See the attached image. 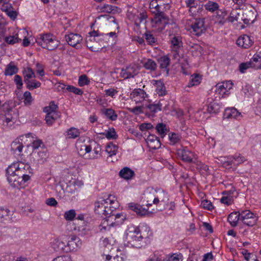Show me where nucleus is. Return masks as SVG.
I'll return each instance as SVG.
<instances>
[{
	"instance_id": "f257e3e1",
	"label": "nucleus",
	"mask_w": 261,
	"mask_h": 261,
	"mask_svg": "<svg viewBox=\"0 0 261 261\" xmlns=\"http://www.w3.org/2000/svg\"><path fill=\"white\" fill-rule=\"evenodd\" d=\"M32 174V169L30 165L22 162L13 163L6 169L7 180L10 186L15 188L25 187Z\"/></svg>"
},
{
	"instance_id": "f03ea898",
	"label": "nucleus",
	"mask_w": 261,
	"mask_h": 261,
	"mask_svg": "<svg viewBox=\"0 0 261 261\" xmlns=\"http://www.w3.org/2000/svg\"><path fill=\"white\" fill-rule=\"evenodd\" d=\"M36 41L42 47L49 50L55 49L58 46V41L55 36L50 33L40 34Z\"/></svg>"
},
{
	"instance_id": "7ed1b4c3",
	"label": "nucleus",
	"mask_w": 261,
	"mask_h": 261,
	"mask_svg": "<svg viewBox=\"0 0 261 261\" xmlns=\"http://www.w3.org/2000/svg\"><path fill=\"white\" fill-rule=\"evenodd\" d=\"M191 29L192 30L193 34L197 36H200L205 33L207 30V26L205 24L204 17H194L190 20Z\"/></svg>"
},
{
	"instance_id": "20e7f679",
	"label": "nucleus",
	"mask_w": 261,
	"mask_h": 261,
	"mask_svg": "<svg viewBox=\"0 0 261 261\" xmlns=\"http://www.w3.org/2000/svg\"><path fill=\"white\" fill-rule=\"evenodd\" d=\"M240 218L243 223L249 227L256 225L258 217L249 210H240Z\"/></svg>"
},
{
	"instance_id": "39448f33",
	"label": "nucleus",
	"mask_w": 261,
	"mask_h": 261,
	"mask_svg": "<svg viewBox=\"0 0 261 261\" xmlns=\"http://www.w3.org/2000/svg\"><path fill=\"white\" fill-rule=\"evenodd\" d=\"M159 15L154 16L153 20L155 23L158 25V29L163 30L168 24L174 25L176 27V23L172 19H170L164 12H160Z\"/></svg>"
},
{
	"instance_id": "423d86ee",
	"label": "nucleus",
	"mask_w": 261,
	"mask_h": 261,
	"mask_svg": "<svg viewBox=\"0 0 261 261\" xmlns=\"http://www.w3.org/2000/svg\"><path fill=\"white\" fill-rule=\"evenodd\" d=\"M176 151L177 155L180 157L182 161L188 163H195L196 159H193V153L187 149L186 147L178 149Z\"/></svg>"
},
{
	"instance_id": "0eeeda50",
	"label": "nucleus",
	"mask_w": 261,
	"mask_h": 261,
	"mask_svg": "<svg viewBox=\"0 0 261 261\" xmlns=\"http://www.w3.org/2000/svg\"><path fill=\"white\" fill-rule=\"evenodd\" d=\"M138 73L139 70L137 67L135 65H130L127 66L125 69H122L120 74L121 77L127 79L135 77Z\"/></svg>"
},
{
	"instance_id": "6e6552de",
	"label": "nucleus",
	"mask_w": 261,
	"mask_h": 261,
	"mask_svg": "<svg viewBox=\"0 0 261 261\" xmlns=\"http://www.w3.org/2000/svg\"><path fill=\"white\" fill-rule=\"evenodd\" d=\"M67 240L66 252L73 251L82 244L80 238L75 235L69 236L67 238Z\"/></svg>"
},
{
	"instance_id": "1a4fd4ad",
	"label": "nucleus",
	"mask_w": 261,
	"mask_h": 261,
	"mask_svg": "<svg viewBox=\"0 0 261 261\" xmlns=\"http://www.w3.org/2000/svg\"><path fill=\"white\" fill-rule=\"evenodd\" d=\"M128 207L129 210L135 212L138 216L143 217L149 214L148 208L143 207L138 203L130 202L128 204Z\"/></svg>"
},
{
	"instance_id": "9d476101",
	"label": "nucleus",
	"mask_w": 261,
	"mask_h": 261,
	"mask_svg": "<svg viewBox=\"0 0 261 261\" xmlns=\"http://www.w3.org/2000/svg\"><path fill=\"white\" fill-rule=\"evenodd\" d=\"M68 36V39H66V42L68 44L71 46L77 49L81 47V45L80 41L82 40L81 36L77 34L70 33Z\"/></svg>"
},
{
	"instance_id": "9b49d317",
	"label": "nucleus",
	"mask_w": 261,
	"mask_h": 261,
	"mask_svg": "<svg viewBox=\"0 0 261 261\" xmlns=\"http://www.w3.org/2000/svg\"><path fill=\"white\" fill-rule=\"evenodd\" d=\"M233 84L229 82H223L219 83L216 85V92H218L220 95H222V97H224L227 95L228 90H230L232 88Z\"/></svg>"
},
{
	"instance_id": "f8f14e48",
	"label": "nucleus",
	"mask_w": 261,
	"mask_h": 261,
	"mask_svg": "<svg viewBox=\"0 0 261 261\" xmlns=\"http://www.w3.org/2000/svg\"><path fill=\"white\" fill-rule=\"evenodd\" d=\"M253 43V40L247 35L240 36L237 40V44L244 48H248Z\"/></svg>"
},
{
	"instance_id": "ddd939ff",
	"label": "nucleus",
	"mask_w": 261,
	"mask_h": 261,
	"mask_svg": "<svg viewBox=\"0 0 261 261\" xmlns=\"http://www.w3.org/2000/svg\"><path fill=\"white\" fill-rule=\"evenodd\" d=\"M109 198H100L94 203V212L96 214L102 216L106 205H108Z\"/></svg>"
},
{
	"instance_id": "4468645a",
	"label": "nucleus",
	"mask_w": 261,
	"mask_h": 261,
	"mask_svg": "<svg viewBox=\"0 0 261 261\" xmlns=\"http://www.w3.org/2000/svg\"><path fill=\"white\" fill-rule=\"evenodd\" d=\"M160 68L166 72V75L168 76L169 73L168 66L170 63V59L168 56H163L158 59Z\"/></svg>"
},
{
	"instance_id": "2eb2a0df",
	"label": "nucleus",
	"mask_w": 261,
	"mask_h": 261,
	"mask_svg": "<svg viewBox=\"0 0 261 261\" xmlns=\"http://www.w3.org/2000/svg\"><path fill=\"white\" fill-rule=\"evenodd\" d=\"M241 117V113L234 107L227 108L225 109L223 114V117L227 119L234 118L239 119L240 117Z\"/></svg>"
},
{
	"instance_id": "dca6fc26",
	"label": "nucleus",
	"mask_w": 261,
	"mask_h": 261,
	"mask_svg": "<svg viewBox=\"0 0 261 261\" xmlns=\"http://www.w3.org/2000/svg\"><path fill=\"white\" fill-rule=\"evenodd\" d=\"M126 219V215L123 213L114 214L112 217H110L111 225H119L122 224Z\"/></svg>"
},
{
	"instance_id": "f3484780",
	"label": "nucleus",
	"mask_w": 261,
	"mask_h": 261,
	"mask_svg": "<svg viewBox=\"0 0 261 261\" xmlns=\"http://www.w3.org/2000/svg\"><path fill=\"white\" fill-rule=\"evenodd\" d=\"M188 11L190 15L194 18L200 17V15H202V13L204 12V10L203 9V5L199 3L189 8Z\"/></svg>"
},
{
	"instance_id": "a211bd4d",
	"label": "nucleus",
	"mask_w": 261,
	"mask_h": 261,
	"mask_svg": "<svg viewBox=\"0 0 261 261\" xmlns=\"http://www.w3.org/2000/svg\"><path fill=\"white\" fill-rule=\"evenodd\" d=\"M147 143L148 147L152 149H159L161 145L159 138L153 135H150L148 136Z\"/></svg>"
},
{
	"instance_id": "6ab92c4d",
	"label": "nucleus",
	"mask_w": 261,
	"mask_h": 261,
	"mask_svg": "<svg viewBox=\"0 0 261 261\" xmlns=\"http://www.w3.org/2000/svg\"><path fill=\"white\" fill-rule=\"evenodd\" d=\"M25 137L26 138H31L30 142L32 143V147L34 149H38L41 146L42 144V142L41 140L37 139L35 135L32 133H28L23 135H21L19 137L20 140H22V138Z\"/></svg>"
},
{
	"instance_id": "aec40b11",
	"label": "nucleus",
	"mask_w": 261,
	"mask_h": 261,
	"mask_svg": "<svg viewBox=\"0 0 261 261\" xmlns=\"http://www.w3.org/2000/svg\"><path fill=\"white\" fill-rule=\"evenodd\" d=\"M24 145L19 141V139H15L11 144V151L17 155H21Z\"/></svg>"
},
{
	"instance_id": "412c9836",
	"label": "nucleus",
	"mask_w": 261,
	"mask_h": 261,
	"mask_svg": "<svg viewBox=\"0 0 261 261\" xmlns=\"http://www.w3.org/2000/svg\"><path fill=\"white\" fill-rule=\"evenodd\" d=\"M101 113L106 118L111 121H115L118 118V115L115 111L112 108H103L101 110Z\"/></svg>"
},
{
	"instance_id": "4be33fe9",
	"label": "nucleus",
	"mask_w": 261,
	"mask_h": 261,
	"mask_svg": "<svg viewBox=\"0 0 261 261\" xmlns=\"http://www.w3.org/2000/svg\"><path fill=\"white\" fill-rule=\"evenodd\" d=\"M135 175L134 171L127 167L123 168L119 172V176L126 180L132 179Z\"/></svg>"
},
{
	"instance_id": "5701e85b",
	"label": "nucleus",
	"mask_w": 261,
	"mask_h": 261,
	"mask_svg": "<svg viewBox=\"0 0 261 261\" xmlns=\"http://www.w3.org/2000/svg\"><path fill=\"white\" fill-rule=\"evenodd\" d=\"M240 211L237 212H233L230 213L228 217L227 220L230 225L235 227L237 225L238 222L239 220L241 221L240 218Z\"/></svg>"
},
{
	"instance_id": "b1692460",
	"label": "nucleus",
	"mask_w": 261,
	"mask_h": 261,
	"mask_svg": "<svg viewBox=\"0 0 261 261\" xmlns=\"http://www.w3.org/2000/svg\"><path fill=\"white\" fill-rule=\"evenodd\" d=\"M250 62L251 63L252 68L258 69L261 68V52L257 53L254 55Z\"/></svg>"
},
{
	"instance_id": "393cba45",
	"label": "nucleus",
	"mask_w": 261,
	"mask_h": 261,
	"mask_svg": "<svg viewBox=\"0 0 261 261\" xmlns=\"http://www.w3.org/2000/svg\"><path fill=\"white\" fill-rule=\"evenodd\" d=\"M154 85L156 86V92L159 96H164L167 94L164 84L161 80L154 81Z\"/></svg>"
},
{
	"instance_id": "a878e982",
	"label": "nucleus",
	"mask_w": 261,
	"mask_h": 261,
	"mask_svg": "<svg viewBox=\"0 0 261 261\" xmlns=\"http://www.w3.org/2000/svg\"><path fill=\"white\" fill-rule=\"evenodd\" d=\"M24 77V83H29V81L32 78L36 77V74L33 70L30 67H27L22 71Z\"/></svg>"
},
{
	"instance_id": "bb28decb",
	"label": "nucleus",
	"mask_w": 261,
	"mask_h": 261,
	"mask_svg": "<svg viewBox=\"0 0 261 261\" xmlns=\"http://www.w3.org/2000/svg\"><path fill=\"white\" fill-rule=\"evenodd\" d=\"M143 66L146 70L150 71H154L157 68V64L155 62L151 59H147L143 63Z\"/></svg>"
},
{
	"instance_id": "cd10ccee",
	"label": "nucleus",
	"mask_w": 261,
	"mask_h": 261,
	"mask_svg": "<svg viewBox=\"0 0 261 261\" xmlns=\"http://www.w3.org/2000/svg\"><path fill=\"white\" fill-rule=\"evenodd\" d=\"M114 203L113 200L109 198L108 205H106L102 216H105L107 218L114 216V214L115 213H114V210H112V208H114V206H112V204H114Z\"/></svg>"
},
{
	"instance_id": "c85d7f7f",
	"label": "nucleus",
	"mask_w": 261,
	"mask_h": 261,
	"mask_svg": "<svg viewBox=\"0 0 261 261\" xmlns=\"http://www.w3.org/2000/svg\"><path fill=\"white\" fill-rule=\"evenodd\" d=\"M227 13L225 11L222 10H218L216 14L215 15L216 21L220 24L223 25L225 22V17L226 16Z\"/></svg>"
},
{
	"instance_id": "c756f323",
	"label": "nucleus",
	"mask_w": 261,
	"mask_h": 261,
	"mask_svg": "<svg viewBox=\"0 0 261 261\" xmlns=\"http://www.w3.org/2000/svg\"><path fill=\"white\" fill-rule=\"evenodd\" d=\"M18 68L12 62H10L5 70V75L11 76L18 72Z\"/></svg>"
},
{
	"instance_id": "7c9ffc66",
	"label": "nucleus",
	"mask_w": 261,
	"mask_h": 261,
	"mask_svg": "<svg viewBox=\"0 0 261 261\" xmlns=\"http://www.w3.org/2000/svg\"><path fill=\"white\" fill-rule=\"evenodd\" d=\"M156 192L153 189H147L144 193V201L145 202H151L155 196Z\"/></svg>"
},
{
	"instance_id": "2f4dec72",
	"label": "nucleus",
	"mask_w": 261,
	"mask_h": 261,
	"mask_svg": "<svg viewBox=\"0 0 261 261\" xmlns=\"http://www.w3.org/2000/svg\"><path fill=\"white\" fill-rule=\"evenodd\" d=\"M4 41L8 44L13 45L20 41L21 39L18 38L17 33H14L12 35L5 37Z\"/></svg>"
},
{
	"instance_id": "473e14b6",
	"label": "nucleus",
	"mask_w": 261,
	"mask_h": 261,
	"mask_svg": "<svg viewBox=\"0 0 261 261\" xmlns=\"http://www.w3.org/2000/svg\"><path fill=\"white\" fill-rule=\"evenodd\" d=\"M52 248L57 252L63 251L65 247V244L63 241L59 240H55L51 244Z\"/></svg>"
},
{
	"instance_id": "72a5a7b5",
	"label": "nucleus",
	"mask_w": 261,
	"mask_h": 261,
	"mask_svg": "<svg viewBox=\"0 0 261 261\" xmlns=\"http://www.w3.org/2000/svg\"><path fill=\"white\" fill-rule=\"evenodd\" d=\"M102 12L108 13L115 14L117 12H119V10L120 9L116 6H112L110 5L105 4L101 8Z\"/></svg>"
},
{
	"instance_id": "f704fd0d",
	"label": "nucleus",
	"mask_w": 261,
	"mask_h": 261,
	"mask_svg": "<svg viewBox=\"0 0 261 261\" xmlns=\"http://www.w3.org/2000/svg\"><path fill=\"white\" fill-rule=\"evenodd\" d=\"M168 137L170 141V144L171 145H175L178 143L181 139V136L174 132H171L168 134Z\"/></svg>"
},
{
	"instance_id": "c9c22d12",
	"label": "nucleus",
	"mask_w": 261,
	"mask_h": 261,
	"mask_svg": "<svg viewBox=\"0 0 261 261\" xmlns=\"http://www.w3.org/2000/svg\"><path fill=\"white\" fill-rule=\"evenodd\" d=\"M60 117L58 113H47L45 116V121L46 123L49 125H52L55 121Z\"/></svg>"
},
{
	"instance_id": "e433bc0d",
	"label": "nucleus",
	"mask_w": 261,
	"mask_h": 261,
	"mask_svg": "<svg viewBox=\"0 0 261 261\" xmlns=\"http://www.w3.org/2000/svg\"><path fill=\"white\" fill-rule=\"evenodd\" d=\"M147 18V13L143 12L135 16L134 18L135 24L136 27H139L140 24Z\"/></svg>"
},
{
	"instance_id": "4c0bfd02",
	"label": "nucleus",
	"mask_w": 261,
	"mask_h": 261,
	"mask_svg": "<svg viewBox=\"0 0 261 261\" xmlns=\"http://www.w3.org/2000/svg\"><path fill=\"white\" fill-rule=\"evenodd\" d=\"M220 105L215 101L211 102L207 106V111L209 113L216 114L220 111Z\"/></svg>"
},
{
	"instance_id": "58836bf2",
	"label": "nucleus",
	"mask_w": 261,
	"mask_h": 261,
	"mask_svg": "<svg viewBox=\"0 0 261 261\" xmlns=\"http://www.w3.org/2000/svg\"><path fill=\"white\" fill-rule=\"evenodd\" d=\"M118 146L111 142L108 143L106 147V151L110 156L116 154Z\"/></svg>"
},
{
	"instance_id": "ea45409f",
	"label": "nucleus",
	"mask_w": 261,
	"mask_h": 261,
	"mask_svg": "<svg viewBox=\"0 0 261 261\" xmlns=\"http://www.w3.org/2000/svg\"><path fill=\"white\" fill-rule=\"evenodd\" d=\"M201 77L198 74H194L191 76V79L188 83L189 87L197 86L201 82Z\"/></svg>"
},
{
	"instance_id": "a19ab883",
	"label": "nucleus",
	"mask_w": 261,
	"mask_h": 261,
	"mask_svg": "<svg viewBox=\"0 0 261 261\" xmlns=\"http://www.w3.org/2000/svg\"><path fill=\"white\" fill-rule=\"evenodd\" d=\"M155 129L161 138H164L169 130L167 129L166 125L162 123H158L155 127Z\"/></svg>"
},
{
	"instance_id": "79ce46f5",
	"label": "nucleus",
	"mask_w": 261,
	"mask_h": 261,
	"mask_svg": "<svg viewBox=\"0 0 261 261\" xmlns=\"http://www.w3.org/2000/svg\"><path fill=\"white\" fill-rule=\"evenodd\" d=\"M80 135V131L75 127H71L66 131V135L69 139H75Z\"/></svg>"
},
{
	"instance_id": "37998d69",
	"label": "nucleus",
	"mask_w": 261,
	"mask_h": 261,
	"mask_svg": "<svg viewBox=\"0 0 261 261\" xmlns=\"http://www.w3.org/2000/svg\"><path fill=\"white\" fill-rule=\"evenodd\" d=\"M144 36L148 44L154 45L156 43L157 39L151 32L146 31Z\"/></svg>"
},
{
	"instance_id": "c03bdc74",
	"label": "nucleus",
	"mask_w": 261,
	"mask_h": 261,
	"mask_svg": "<svg viewBox=\"0 0 261 261\" xmlns=\"http://www.w3.org/2000/svg\"><path fill=\"white\" fill-rule=\"evenodd\" d=\"M114 225H111L110 222V217H106L103 219L101 224L99 226L100 231L109 230L111 227L114 226Z\"/></svg>"
},
{
	"instance_id": "a18cd8bd",
	"label": "nucleus",
	"mask_w": 261,
	"mask_h": 261,
	"mask_svg": "<svg viewBox=\"0 0 261 261\" xmlns=\"http://www.w3.org/2000/svg\"><path fill=\"white\" fill-rule=\"evenodd\" d=\"M162 105L159 102L156 104H149L146 106V108L149 110L150 112L151 113V115H154L158 111H161V107Z\"/></svg>"
},
{
	"instance_id": "49530a36",
	"label": "nucleus",
	"mask_w": 261,
	"mask_h": 261,
	"mask_svg": "<svg viewBox=\"0 0 261 261\" xmlns=\"http://www.w3.org/2000/svg\"><path fill=\"white\" fill-rule=\"evenodd\" d=\"M57 105H56L54 101H52L49 102V105L48 106H46L44 108L43 112H45L46 114H47V113H57Z\"/></svg>"
},
{
	"instance_id": "de8ad7c7",
	"label": "nucleus",
	"mask_w": 261,
	"mask_h": 261,
	"mask_svg": "<svg viewBox=\"0 0 261 261\" xmlns=\"http://www.w3.org/2000/svg\"><path fill=\"white\" fill-rule=\"evenodd\" d=\"M142 229H142H140L139 227L135 228L134 232L136 233V235L133 237L134 240L140 241H142L143 238L147 237L143 234Z\"/></svg>"
},
{
	"instance_id": "09e8293b",
	"label": "nucleus",
	"mask_w": 261,
	"mask_h": 261,
	"mask_svg": "<svg viewBox=\"0 0 261 261\" xmlns=\"http://www.w3.org/2000/svg\"><path fill=\"white\" fill-rule=\"evenodd\" d=\"M205 9L210 12H213L217 11L219 9V5L212 1H208L205 5Z\"/></svg>"
},
{
	"instance_id": "8fccbe9b",
	"label": "nucleus",
	"mask_w": 261,
	"mask_h": 261,
	"mask_svg": "<svg viewBox=\"0 0 261 261\" xmlns=\"http://www.w3.org/2000/svg\"><path fill=\"white\" fill-rule=\"evenodd\" d=\"M27 88L30 90L38 88L41 86V83L35 80H30L29 83H25Z\"/></svg>"
},
{
	"instance_id": "3c124183",
	"label": "nucleus",
	"mask_w": 261,
	"mask_h": 261,
	"mask_svg": "<svg viewBox=\"0 0 261 261\" xmlns=\"http://www.w3.org/2000/svg\"><path fill=\"white\" fill-rule=\"evenodd\" d=\"M23 97L24 105L27 106H30L33 100L31 92L29 91H25L23 93Z\"/></svg>"
},
{
	"instance_id": "603ef678",
	"label": "nucleus",
	"mask_w": 261,
	"mask_h": 261,
	"mask_svg": "<svg viewBox=\"0 0 261 261\" xmlns=\"http://www.w3.org/2000/svg\"><path fill=\"white\" fill-rule=\"evenodd\" d=\"M89 35L86 38V42H90L92 41V39H95V37H99L103 36V33H100L98 31H93L88 33Z\"/></svg>"
},
{
	"instance_id": "864d4df0",
	"label": "nucleus",
	"mask_w": 261,
	"mask_h": 261,
	"mask_svg": "<svg viewBox=\"0 0 261 261\" xmlns=\"http://www.w3.org/2000/svg\"><path fill=\"white\" fill-rule=\"evenodd\" d=\"M90 83V81L86 74H82L79 76L78 85L80 86L83 87L86 85H89Z\"/></svg>"
},
{
	"instance_id": "5fc2aeb1",
	"label": "nucleus",
	"mask_w": 261,
	"mask_h": 261,
	"mask_svg": "<svg viewBox=\"0 0 261 261\" xmlns=\"http://www.w3.org/2000/svg\"><path fill=\"white\" fill-rule=\"evenodd\" d=\"M171 43L175 49H178L182 44L181 38L179 36H174L171 39Z\"/></svg>"
},
{
	"instance_id": "6e6d98bb",
	"label": "nucleus",
	"mask_w": 261,
	"mask_h": 261,
	"mask_svg": "<svg viewBox=\"0 0 261 261\" xmlns=\"http://www.w3.org/2000/svg\"><path fill=\"white\" fill-rule=\"evenodd\" d=\"M102 134L108 139H116L117 138V135L114 128H110Z\"/></svg>"
},
{
	"instance_id": "4d7b16f0",
	"label": "nucleus",
	"mask_w": 261,
	"mask_h": 261,
	"mask_svg": "<svg viewBox=\"0 0 261 261\" xmlns=\"http://www.w3.org/2000/svg\"><path fill=\"white\" fill-rule=\"evenodd\" d=\"M66 90L78 95H82L83 94V91L82 89L71 85L67 86Z\"/></svg>"
},
{
	"instance_id": "13d9d810",
	"label": "nucleus",
	"mask_w": 261,
	"mask_h": 261,
	"mask_svg": "<svg viewBox=\"0 0 261 261\" xmlns=\"http://www.w3.org/2000/svg\"><path fill=\"white\" fill-rule=\"evenodd\" d=\"M75 182L76 181L75 179L73 180H70L68 184H67L66 185V192L68 193H73L76 190V188L75 186Z\"/></svg>"
},
{
	"instance_id": "bf43d9fd",
	"label": "nucleus",
	"mask_w": 261,
	"mask_h": 261,
	"mask_svg": "<svg viewBox=\"0 0 261 261\" xmlns=\"http://www.w3.org/2000/svg\"><path fill=\"white\" fill-rule=\"evenodd\" d=\"M132 94L134 97L139 96L143 98H145L147 95L145 91L141 89H135L133 91Z\"/></svg>"
},
{
	"instance_id": "052dcab7",
	"label": "nucleus",
	"mask_w": 261,
	"mask_h": 261,
	"mask_svg": "<svg viewBox=\"0 0 261 261\" xmlns=\"http://www.w3.org/2000/svg\"><path fill=\"white\" fill-rule=\"evenodd\" d=\"M201 206L209 211H212L214 208L212 202L208 200H203L201 203Z\"/></svg>"
},
{
	"instance_id": "680f3d73",
	"label": "nucleus",
	"mask_w": 261,
	"mask_h": 261,
	"mask_svg": "<svg viewBox=\"0 0 261 261\" xmlns=\"http://www.w3.org/2000/svg\"><path fill=\"white\" fill-rule=\"evenodd\" d=\"M76 215L74 210H70L66 211V221H72L75 218Z\"/></svg>"
},
{
	"instance_id": "e2e57ef3",
	"label": "nucleus",
	"mask_w": 261,
	"mask_h": 261,
	"mask_svg": "<svg viewBox=\"0 0 261 261\" xmlns=\"http://www.w3.org/2000/svg\"><path fill=\"white\" fill-rule=\"evenodd\" d=\"M14 81L18 89H21L22 87L23 83L21 77L19 75H15L14 77Z\"/></svg>"
},
{
	"instance_id": "0e129e2a",
	"label": "nucleus",
	"mask_w": 261,
	"mask_h": 261,
	"mask_svg": "<svg viewBox=\"0 0 261 261\" xmlns=\"http://www.w3.org/2000/svg\"><path fill=\"white\" fill-rule=\"evenodd\" d=\"M249 68H252V65L250 61L246 63H242L240 65V71L242 73L244 72L246 69Z\"/></svg>"
},
{
	"instance_id": "69168bd1",
	"label": "nucleus",
	"mask_w": 261,
	"mask_h": 261,
	"mask_svg": "<svg viewBox=\"0 0 261 261\" xmlns=\"http://www.w3.org/2000/svg\"><path fill=\"white\" fill-rule=\"evenodd\" d=\"M92 147L94 153L98 154L101 151V148L100 145L94 140H92Z\"/></svg>"
},
{
	"instance_id": "338daca9",
	"label": "nucleus",
	"mask_w": 261,
	"mask_h": 261,
	"mask_svg": "<svg viewBox=\"0 0 261 261\" xmlns=\"http://www.w3.org/2000/svg\"><path fill=\"white\" fill-rule=\"evenodd\" d=\"M6 14L12 20H15L17 15L18 12L15 10L13 7L11 8V9L6 13Z\"/></svg>"
},
{
	"instance_id": "774afa93",
	"label": "nucleus",
	"mask_w": 261,
	"mask_h": 261,
	"mask_svg": "<svg viewBox=\"0 0 261 261\" xmlns=\"http://www.w3.org/2000/svg\"><path fill=\"white\" fill-rule=\"evenodd\" d=\"M181 258L179 257V255L173 254L171 255L167 256L163 261H180Z\"/></svg>"
}]
</instances>
